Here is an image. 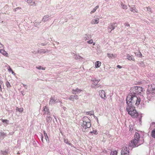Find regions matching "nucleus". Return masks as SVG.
I'll use <instances>...</instances> for the list:
<instances>
[{"mask_svg": "<svg viewBox=\"0 0 155 155\" xmlns=\"http://www.w3.org/2000/svg\"><path fill=\"white\" fill-rule=\"evenodd\" d=\"M1 120L2 122L4 123H5L6 124H8V122L9 121L8 120H4V119H1Z\"/></svg>", "mask_w": 155, "mask_h": 155, "instance_id": "obj_28", "label": "nucleus"}, {"mask_svg": "<svg viewBox=\"0 0 155 155\" xmlns=\"http://www.w3.org/2000/svg\"><path fill=\"white\" fill-rule=\"evenodd\" d=\"M97 84H97H95V86H96Z\"/></svg>", "mask_w": 155, "mask_h": 155, "instance_id": "obj_48", "label": "nucleus"}, {"mask_svg": "<svg viewBox=\"0 0 155 155\" xmlns=\"http://www.w3.org/2000/svg\"><path fill=\"white\" fill-rule=\"evenodd\" d=\"M13 70H12V69L11 68H9V69H8V71L10 72H11Z\"/></svg>", "mask_w": 155, "mask_h": 155, "instance_id": "obj_41", "label": "nucleus"}, {"mask_svg": "<svg viewBox=\"0 0 155 155\" xmlns=\"http://www.w3.org/2000/svg\"><path fill=\"white\" fill-rule=\"evenodd\" d=\"M117 67L119 68H122V67L120 65H118L117 66Z\"/></svg>", "mask_w": 155, "mask_h": 155, "instance_id": "obj_39", "label": "nucleus"}, {"mask_svg": "<svg viewBox=\"0 0 155 155\" xmlns=\"http://www.w3.org/2000/svg\"><path fill=\"white\" fill-rule=\"evenodd\" d=\"M121 155H129V151L127 147H124L121 151Z\"/></svg>", "mask_w": 155, "mask_h": 155, "instance_id": "obj_7", "label": "nucleus"}, {"mask_svg": "<svg viewBox=\"0 0 155 155\" xmlns=\"http://www.w3.org/2000/svg\"><path fill=\"white\" fill-rule=\"evenodd\" d=\"M100 86H101L100 85H98L95 88H96V87L97 88H98V87H99Z\"/></svg>", "mask_w": 155, "mask_h": 155, "instance_id": "obj_44", "label": "nucleus"}, {"mask_svg": "<svg viewBox=\"0 0 155 155\" xmlns=\"http://www.w3.org/2000/svg\"><path fill=\"white\" fill-rule=\"evenodd\" d=\"M88 44H92L93 42V41L92 39H91L87 42Z\"/></svg>", "mask_w": 155, "mask_h": 155, "instance_id": "obj_33", "label": "nucleus"}, {"mask_svg": "<svg viewBox=\"0 0 155 155\" xmlns=\"http://www.w3.org/2000/svg\"><path fill=\"white\" fill-rule=\"evenodd\" d=\"M36 68L38 69H42L43 70H45V68H43L41 66L39 67H36Z\"/></svg>", "mask_w": 155, "mask_h": 155, "instance_id": "obj_29", "label": "nucleus"}, {"mask_svg": "<svg viewBox=\"0 0 155 155\" xmlns=\"http://www.w3.org/2000/svg\"><path fill=\"white\" fill-rule=\"evenodd\" d=\"M151 136L153 138H155V128L151 131Z\"/></svg>", "mask_w": 155, "mask_h": 155, "instance_id": "obj_17", "label": "nucleus"}, {"mask_svg": "<svg viewBox=\"0 0 155 155\" xmlns=\"http://www.w3.org/2000/svg\"><path fill=\"white\" fill-rule=\"evenodd\" d=\"M21 9V8L20 7H17L15 9V11H16V9Z\"/></svg>", "mask_w": 155, "mask_h": 155, "instance_id": "obj_38", "label": "nucleus"}, {"mask_svg": "<svg viewBox=\"0 0 155 155\" xmlns=\"http://www.w3.org/2000/svg\"><path fill=\"white\" fill-rule=\"evenodd\" d=\"M155 92V84H152L148 85L147 94L154 93Z\"/></svg>", "mask_w": 155, "mask_h": 155, "instance_id": "obj_6", "label": "nucleus"}, {"mask_svg": "<svg viewBox=\"0 0 155 155\" xmlns=\"http://www.w3.org/2000/svg\"><path fill=\"white\" fill-rule=\"evenodd\" d=\"M55 102V101L53 99V98L52 97H51L50 98V103H54Z\"/></svg>", "mask_w": 155, "mask_h": 155, "instance_id": "obj_30", "label": "nucleus"}, {"mask_svg": "<svg viewBox=\"0 0 155 155\" xmlns=\"http://www.w3.org/2000/svg\"><path fill=\"white\" fill-rule=\"evenodd\" d=\"M127 58L130 61H135V59L133 56L130 55L129 54H127Z\"/></svg>", "mask_w": 155, "mask_h": 155, "instance_id": "obj_10", "label": "nucleus"}, {"mask_svg": "<svg viewBox=\"0 0 155 155\" xmlns=\"http://www.w3.org/2000/svg\"><path fill=\"white\" fill-rule=\"evenodd\" d=\"M140 57H142V54H141V52H140Z\"/></svg>", "mask_w": 155, "mask_h": 155, "instance_id": "obj_43", "label": "nucleus"}, {"mask_svg": "<svg viewBox=\"0 0 155 155\" xmlns=\"http://www.w3.org/2000/svg\"><path fill=\"white\" fill-rule=\"evenodd\" d=\"M99 18H97L96 19H94L92 20L91 23L92 24L94 25L95 24H98L99 22Z\"/></svg>", "mask_w": 155, "mask_h": 155, "instance_id": "obj_11", "label": "nucleus"}, {"mask_svg": "<svg viewBox=\"0 0 155 155\" xmlns=\"http://www.w3.org/2000/svg\"><path fill=\"white\" fill-rule=\"evenodd\" d=\"M44 136L45 137V139L46 140V141H47V140H48V139H49L47 135V134L46 133V132L45 131H44Z\"/></svg>", "mask_w": 155, "mask_h": 155, "instance_id": "obj_24", "label": "nucleus"}, {"mask_svg": "<svg viewBox=\"0 0 155 155\" xmlns=\"http://www.w3.org/2000/svg\"><path fill=\"white\" fill-rule=\"evenodd\" d=\"M89 134L97 135L98 134L97 131V130H93V131L90 132Z\"/></svg>", "mask_w": 155, "mask_h": 155, "instance_id": "obj_19", "label": "nucleus"}, {"mask_svg": "<svg viewBox=\"0 0 155 155\" xmlns=\"http://www.w3.org/2000/svg\"><path fill=\"white\" fill-rule=\"evenodd\" d=\"M143 89L140 87L135 86L132 88L131 89V91H132L134 94H139L143 92Z\"/></svg>", "mask_w": 155, "mask_h": 155, "instance_id": "obj_5", "label": "nucleus"}, {"mask_svg": "<svg viewBox=\"0 0 155 155\" xmlns=\"http://www.w3.org/2000/svg\"><path fill=\"white\" fill-rule=\"evenodd\" d=\"M96 11V10H95L94 8L93 9V10L91 12V14H92L93 13H94Z\"/></svg>", "mask_w": 155, "mask_h": 155, "instance_id": "obj_36", "label": "nucleus"}, {"mask_svg": "<svg viewBox=\"0 0 155 155\" xmlns=\"http://www.w3.org/2000/svg\"><path fill=\"white\" fill-rule=\"evenodd\" d=\"M64 142L68 144L69 145L72 146L73 145L70 143L69 141H68V140L67 139H64Z\"/></svg>", "mask_w": 155, "mask_h": 155, "instance_id": "obj_18", "label": "nucleus"}, {"mask_svg": "<svg viewBox=\"0 0 155 155\" xmlns=\"http://www.w3.org/2000/svg\"><path fill=\"white\" fill-rule=\"evenodd\" d=\"M41 140H42V142H43V138H42V139H41Z\"/></svg>", "mask_w": 155, "mask_h": 155, "instance_id": "obj_47", "label": "nucleus"}, {"mask_svg": "<svg viewBox=\"0 0 155 155\" xmlns=\"http://www.w3.org/2000/svg\"><path fill=\"white\" fill-rule=\"evenodd\" d=\"M107 56L109 58H114L116 56L115 54L110 53H107Z\"/></svg>", "mask_w": 155, "mask_h": 155, "instance_id": "obj_15", "label": "nucleus"}, {"mask_svg": "<svg viewBox=\"0 0 155 155\" xmlns=\"http://www.w3.org/2000/svg\"><path fill=\"white\" fill-rule=\"evenodd\" d=\"M3 81L2 80H0V88H1V85L2 84Z\"/></svg>", "mask_w": 155, "mask_h": 155, "instance_id": "obj_35", "label": "nucleus"}, {"mask_svg": "<svg viewBox=\"0 0 155 155\" xmlns=\"http://www.w3.org/2000/svg\"><path fill=\"white\" fill-rule=\"evenodd\" d=\"M8 149H6L4 151H1V152L2 153L5 155H6L8 154Z\"/></svg>", "mask_w": 155, "mask_h": 155, "instance_id": "obj_21", "label": "nucleus"}, {"mask_svg": "<svg viewBox=\"0 0 155 155\" xmlns=\"http://www.w3.org/2000/svg\"><path fill=\"white\" fill-rule=\"evenodd\" d=\"M99 94L101 97L104 99H105V93L103 90H100L99 91Z\"/></svg>", "mask_w": 155, "mask_h": 155, "instance_id": "obj_8", "label": "nucleus"}, {"mask_svg": "<svg viewBox=\"0 0 155 155\" xmlns=\"http://www.w3.org/2000/svg\"><path fill=\"white\" fill-rule=\"evenodd\" d=\"M140 99L138 97L134 94H129L127 96L126 101L127 106L136 105L137 106L140 102Z\"/></svg>", "mask_w": 155, "mask_h": 155, "instance_id": "obj_1", "label": "nucleus"}, {"mask_svg": "<svg viewBox=\"0 0 155 155\" xmlns=\"http://www.w3.org/2000/svg\"><path fill=\"white\" fill-rule=\"evenodd\" d=\"M124 25L125 26L130 27V25L127 23H125L124 24Z\"/></svg>", "mask_w": 155, "mask_h": 155, "instance_id": "obj_37", "label": "nucleus"}, {"mask_svg": "<svg viewBox=\"0 0 155 155\" xmlns=\"http://www.w3.org/2000/svg\"><path fill=\"white\" fill-rule=\"evenodd\" d=\"M126 110L128 114L133 118H137L138 116V112L136 110L135 107L133 106H130V105L127 106Z\"/></svg>", "mask_w": 155, "mask_h": 155, "instance_id": "obj_3", "label": "nucleus"}, {"mask_svg": "<svg viewBox=\"0 0 155 155\" xmlns=\"http://www.w3.org/2000/svg\"><path fill=\"white\" fill-rule=\"evenodd\" d=\"M16 110L18 111L19 112L21 113L23 111V109L22 108H19L18 107H17Z\"/></svg>", "mask_w": 155, "mask_h": 155, "instance_id": "obj_25", "label": "nucleus"}, {"mask_svg": "<svg viewBox=\"0 0 155 155\" xmlns=\"http://www.w3.org/2000/svg\"><path fill=\"white\" fill-rule=\"evenodd\" d=\"M99 8V6L97 5L94 8L95 9V10H96L98 8Z\"/></svg>", "mask_w": 155, "mask_h": 155, "instance_id": "obj_40", "label": "nucleus"}, {"mask_svg": "<svg viewBox=\"0 0 155 155\" xmlns=\"http://www.w3.org/2000/svg\"><path fill=\"white\" fill-rule=\"evenodd\" d=\"M3 46V45L0 43V48H1Z\"/></svg>", "mask_w": 155, "mask_h": 155, "instance_id": "obj_42", "label": "nucleus"}, {"mask_svg": "<svg viewBox=\"0 0 155 155\" xmlns=\"http://www.w3.org/2000/svg\"><path fill=\"white\" fill-rule=\"evenodd\" d=\"M135 9L136 8L135 7H134V8L132 7L130 8V10L133 12H136L137 13H138V12L136 11L135 10Z\"/></svg>", "mask_w": 155, "mask_h": 155, "instance_id": "obj_23", "label": "nucleus"}, {"mask_svg": "<svg viewBox=\"0 0 155 155\" xmlns=\"http://www.w3.org/2000/svg\"><path fill=\"white\" fill-rule=\"evenodd\" d=\"M117 152L116 150L111 152L110 155H117Z\"/></svg>", "mask_w": 155, "mask_h": 155, "instance_id": "obj_27", "label": "nucleus"}, {"mask_svg": "<svg viewBox=\"0 0 155 155\" xmlns=\"http://www.w3.org/2000/svg\"><path fill=\"white\" fill-rule=\"evenodd\" d=\"M147 10L148 11H149V12H152L151 9V8H150L149 7H148L147 8Z\"/></svg>", "mask_w": 155, "mask_h": 155, "instance_id": "obj_34", "label": "nucleus"}, {"mask_svg": "<svg viewBox=\"0 0 155 155\" xmlns=\"http://www.w3.org/2000/svg\"><path fill=\"white\" fill-rule=\"evenodd\" d=\"M101 62L99 61H97L95 62V66L96 68H99L101 65Z\"/></svg>", "mask_w": 155, "mask_h": 155, "instance_id": "obj_13", "label": "nucleus"}, {"mask_svg": "<svg viewBox=\"0 0 155 155\" xmlns=\"http://www.w3.org/2000/svg\"><path fill=\"white\" fill-rule=\"evenodd\" d=\"M95 45V43H94L93 44V45Z\"/></svg>", "mask_w": 155, "mask_h": 155, "instance_id": "obj_46", "label": "nucleus"}, {"mask_svg": "<svg viewBox=\"0 0 155 155\" xmlns=\"http://www.w3.org/2000/svg\"><path fill=\"white\" fill-rule=\"evenodd\" d=\"M0 52L3 55L5 56L6 57H8V53L4 50L3 49H1L0 50Z\"/></svg>", "mask_w": 155, "mask_h": 155, "instance_id": "obj_14", "label": "nucleus"}, {"mask_svg": "<svg viewBox=\"0 0 155 155\" xmlns=\"http://www.w3.org/2000/svg\"><path fill=\"white\" fill-rule=\"evenodd\" d=\"M81 91V90L77 88L75 89L72 90V92L73 94H76L80 93Z\"/></svg>", "mask_w": 155, "mask_h": 155, "instance_id": "obj_9", "label": "nucleus"}, {"mask_svg": "<svg viewBox=\"0 0 155 155\" xmlns=\"http://www.w3.org/2000/svg\"><path fill=\"white\" fill-rule=\"evenodd\" d=\"M11 72H12V74H13L15 73L14 72V71H12Z\"/></svg>", "mask_w": 155, "mask_h": 155, "instance_id": "obj_45", "label": "nucleus"}, {"mask_svg": "<svg viewBox=\"0 0 155 155\" xmlns=\"http://www.w3.org/2000/svg\"><path fill=\"white\" fill-rule=\"evenodd\" d=\"M83 123L82 126L85 128H89L91 126L90 119L87 117H84L83 118Z\"/></svg>", "mask_w": 155, "mask_h": 155, "instance_id": "obj_4", "label": "nucleus"}, {"mask_svg": "<svg viewBox=\"0 0 155 155\" xmlns=\"http://www.w3.org/2000/svg\"><path fill=\"white\" fill-rule=\"evenodd\" d=\"M6 85L7 87H10L11 86L10 85V84L8 81H7L6 83Z\"/></svg>", "mask_w": 155, "mask_h": 155, "instance_id": "obj_31", "label": "nucleus"}, {"mask_svg": "<svg viewBox=\"0 0 155 155\" xmlns=\"http://www.w3.org/2000/svg\"><path fill=\"white\" fill-rule=\"evenodd\" d=\"M93 85H93V84H92V86L93 87H94Z\"/></svg>", "mask_w": 155, "mask_h": 155, "instance_id": "obj_49", "label": "nucleus"}, {"mask_svg": "<svg viewBox=\"0 0 155 155\" xmlns=\"http://www.w3.org/2000/svg\"><path fill=\"white\" fill-rule=\"evenodd\" d=\"M78 97L77 95H71L68 99L70 100L73 101L74 99H76Z\"/></svg>", "mask_w": 155, "mask_h": 155, "instance_id": "obj_16", "label": "nucleus"}, {"mask_svg": "<svg viewBox=\"0 0 155 155\" xmlns=\"http://www.w3.org/2000/svg\"><path fill=\"white\" fill-rule=\"evenodd\" d=\"M122 8L124 9H127V6L125 5H124L123 3H121V4Z\"/></svg>", "mask_w": 155, "mask_h": 155, "instance_id": "obj_26", "label": "nucleus"}, {"mask_svg": "<svg viewBox=\"0 0 155 155\" xmlns=\"http://www.w3.org/2000/svg\"><path fill=\"white\" fill-rule=\"evenodd\" d=\"M27 2L29 4H30L31 5H33L35 3L34 2H33L32 0H27Z\"/></svg>", "mask_w": 155, "mask_h": 155, "instance_id": "obj_22", "label": "nucleus"}, {"mask_svg": "<svg viewBox=\"0 0 155 155\" xmlns=\"http://www.w3.org/2000/svg\"><path fill=\"white\" fill-rule=\"evenodd\" d=\"M143 142V138H140V134L136 132L135 134L134 139L129 142L128 145L129 147H134L139 146Z\"/></svg>", "mask_w": 155, "mask_h": 155, "instance_id": "obj_2", "label": "nucleus"}, {"mask_svg": "<svg viewBox=\"0 0 155 155\" xmlns=\"http://www.w3.org/2000/svg\"><path fill=\"white\" fill-rule=\"evenodd\" d=\"M115 28V26H114V25L112 24L111 25H109L108 26V29H112L114 30Z\"/></svg>", "mask_w": 155, "mask_h": 155, "instance_id": "obj_20", "label": "nucleus"}, {"mask_svg": "<svg viewBox=\"0 0 155 155\" xmlns=\"http://www.w3.org/2000/svg\"><path fill=\"white\" fill-rule=\"evenodd\" d=\"M44 110L45 111L44 114H48L50 113L49 109L47 106H45L44 107Z\"/></svg>", "mask_w": 155, "mask_h": 155, "instance_id": "obj_12", "label": "nucleus"}, {"mask_svg": "<svg viewBox=\"0 0 155 155\" xmlns=\"http://www.w3.org/2000/svg\"><path fill=\"white\" fill-rule=\"evenodd\" d=\"M6 134V133H5L4 132H2L1 133V136L3 137L4 136H5Z\"/></svg>", "mask_w": 155, "mask_h": 155, "instance_id": "obj_32", "label": "nucleus"}]
</instances>
